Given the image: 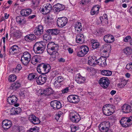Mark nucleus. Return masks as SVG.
<instances>
[{"mask_svg":"<svg viewBox=\"0 0 132 132\" xmlns=\"http://www.w3.org/2000/svg\"><path fill=\"white\" fill-rule=\"evenodd\" d=\"M58 61L60 62H65V59L61 57L58 59Z\"/></svg>","mask_w":132,"mask_h":132,"instance_id":"bf43d9fd","label":"nucleus"},{"mask_svg":"<svg viewBox=\"0 0 132 132\" xmlns=\"http://www.w3.org/2000/svg\"><path fill=\"white\" fill-rule=\"evenodd\" d=\"M51 105L53 109L56 110L62 107L60 101L56 100L52 101L51 102Z\"/></svg>","mask_w":132,"mask_h":132,"instance_id":"9b49d317","label":"nucleus"},{"mask_svg":"<svg viewBox=\"0 0 132 132\" xmlns=\"http://www.w3.org/2000/svg\"><path fill=\"white\" fill-rule=\"evenodd\" d=\"M22 56L26 58H28L30 60L31 59V55L28 52H25L23 53Z\"/></svg>","mask_w":132,"mask_h":132,"instance_id":"a19ab883","label":"nucleus"},{"mask_svg":"<svg viewBox=\"0 0 132 132\" xmlns=\"http://www.w3.org/2000/svg\"><path fill=\"white\" fill-rule=\"evenodd\" d=\"M64 9V6L63 5L58 3L55 5L53 6V10L55 12H59L63 10Z\"/></svg>","mask_w":132,"mask_h":132,"instance_id":"a211bd4d","label":"nucleus"},{"mask_svg":"<svg viewBox=\"0 0 132 132\" xmlns=\"http://www.w3.org/2000/svg\"><path fill=\"white\" fill-rule=\"evenodd\" d=\"M41 57L39 55H36L32 58L31 61V63L34 65L39 63L41 61Z\"/></svg>","mask_w":132,"mask_h":132,"instance_id":"6ab92c4d","label":"nucleus"},{"mask_svg":"<svg viewBox=\"0 0 132 132\" xmlns=\"http://www.w3.org/2000/svg\"><path fill=\"white\" fill-rule=\"evenodd\" d=\"M89 49L86 45L81 46L79 51L77 53V56L79 57H82L85 56L89 51Z\"/></svg>","mask_w":132,"mask_h":132,"instance_id":"39448f33","label":"nucleus"},{"mask_svg":"<svg viewBox=\"0 0 132 132\" xmlns=\"http://www.w3.org/2000/svg\"><path fill=\"white\" fill-rule=\"evenodd\" d=\"M47 78L46 76L43 75V76H39L37 77L36 81L37 84L42 85L45 83Z\"/></svg>","mask_w":132,"mask_h":132,"instance_id":"4468645a","label":"nucleus"},{"mask_svg":"<svg viewBox=\"0 0 132 132\" xmlns=\"http://www.w3.org/2000/svg\"><path fill=\"white\" fill-rule=\"evenodd\" d=\"M96 58L95 56H92L88 61V64L90 65H95L97 64Z\"/></svg>","mask_w":132,"mask_h":132,"instance_id":"cd10ccee","label":"nucleus"},{"mask_svg":"<svg viewBox=\"0 0 132 132\" xmlns=\"http://www.w3.org/2000/svg\"><path fill=\"white\" fill-rule=\"evenodd\" d=\"M131 39L130 36H126L123 39V41L125 42H127L129 40Z\"/></svg>","mask_w":132,"mask_h":132,"instance_id":"603ef678","label":"nucleus"},{"mask_svg":"<svg viewBox=\"0 0 132 132\" xmlns=\"http://www.w3.org/2000/svg\"><path fill=\"white\" fill-rule=\"evenodd\" d=\"M19 48L18 46L16 45H14L12 46L10 49V51L12 53H16L19 50Z\"/></svg>","mask_w":132,"mask_h":132,"instance_id":"2f4dec72","label":"nucleus"},{"mask_svg":"<svg viewBox=\"0 0 132 132\" xmlns=\"http://www.w3.org/2000/svg\"><path fill=\"white\" fill-rule=\"evenodd\" d=\"M84 37L83 34H79L76 36V41L77 43H79L80 42L84 41Z\"/></svg>","mask_w":132,"mask_h":132,"instance_id":"bb28decb","label":"nucleus"},{"mask_svg":"<svg viewBox=\"0 0 132 132\" xmlns=\"http://www.w3.org/2000/svg\"><path fill=\"white\" fill-rule=\"evenodd\" d=\"M45 31L47 33L53 36L56 35L59 32V30L56 29H46Z\"/></svg>","mask_w":132,"mask_h":132,"instance_id":"5701e85b","label":"nucleus"},{"mask_svg":"<svg viewBox=\"0 0 132 132\" xmlns=\"http://www.w3.org/2000/svg\"><path fill=\"white\" fill-rule=\"evenodd\" d=\"M43 27L41 25H39L38 27H36L34 31V33L36 35L40 36L43 34Z\"/></svg>","mask_w":132,"mask_h":132,"instance_id":"2eb2a0df","label":"nucleus"},{"mask_svg":"<svg viewBox=\"0 0 132 132\" xmlns=\"http://www.w3.org/2000/svg\"><path fill=\"white\" fill-rule=\"evenodd\" d=\"M36 39V37L34 34H30L27 35L24 37L25 40L28 42H30L35 40Z\"/></svg>","mask_w":132,"mask_h":132,"instance_id":"393cba45","label":"nucleus"},{"mask_svg":"<svg viewBox=\"0 0 132 132\" xmlns=\"http://www.w3.org/2000/svg\"><path fill=\"white\" fill-rule=\"evenodd\" d=\"M103 32V30L102 29H98L97 33L100 34H101Z\"/></svg>","mask_w":132,"mask_h":132,"instance_id":"e2e57ef3","label":"nucleus"},{"mask_svg":"<svg viewBox=\"0 0 132 132\" xmlns=\"http://www.w3.org/2000/svg\"><path fill=\"white\" fill-rule=\"evenodd\" d=\"M131 117L129 118L124 117L122 118L120 122V124L123 127H128L132 124V120L131 119Z\"/></svg>","mask_w":132,"mask_h":132,"instance_id":"20e7f679","label":"nucleus"},{"mask_svg":"<svg viewBox=\"0 0 132 132\" xmlns=\"http://www.w3.org/2000/svg\"><path fill=\"white\" fill-rule=\"evenodd\" d=\"M57 23L58 26L59 27H62L66 24V18L62 17L57 18Z\"/></svg>","mask_w":132,"mask_h":132,"instance_id":"f8f14e48","label":"nucleus"},{"mask_svg":"<svg viewBox=\"0 0 132 132\" xmlns=\"http://www.w3.org/2000/svg\"><path fill=\"white\" fill-rule=\"evenodd\" d=\"M122 112L124 113H128L131 112V107L130 105L128 104L124 105L122 108Z\"/></svg>","mask_w":132,"mask_h":132,"instance_id":"b1692460","label":"nucleus"},{"mask_svg":"<svg viewBox=\"0 0 132 132\" xmlns=\"http://www.w3.org/2000/svg\"><path fill=\"white\" fill-rule=\"evenodd\" d=\"M18 100V98L14 95L10 96L7 99V101L9 104H14V106L15 107H18L19 105V103H16Z\"/></svg>","mask_w":132,"mask_h":132,"instance_id":"6e6552de","label":"nucleus"},{"mask_svg":"<svg viewBox=\"0 0 132 132\" xmlns=\"http://www.w3.org/2000/svg\"><path fill=\"white\" fill-rule=\"evenodd\" d=\"M30 60L28 59V58H26L21 56V61L22 63L24 65H27L30 61Z\"/></svg>","mask_w":132,"mask_h":132,"instance_id":"473e14b6","label":"nucleus"},{"mask_svg":"<svg viewBox=\"0 0 132 132\" xmlns=\"http://www.w3.org/2000/svg\"><path fill=\"white\" fill-rule=\"evenodd\" d=\"M31 9L29 8L22 10L20 12V14L23 16H27L31 14Z\"/></svg>","mask_w":132,"mask_h":132,"instance_id":"4be33fe9","label":"nucleus"},{"mask_svg":"<svg viewBox=\"0 0 132 132\" xmlns=\"http://www.w3.org/2000/svg\"><path fill=\"white\" fill-rule=\"evenodd\" d=\"M68 50L69 53L70 54H71L73 52V51L72 49L71 48H69L68 49Z\"/></svg>","mask_w":132,"mask_h":132,"instance_id":"680f3d73","label":"nucleus"},{"mask_svg":"<svg viewBox=\"0 0 132 132\" xmlns=\"http://www.w3.org/2000/svg\"><path fill=\"white\" fill-rule=\"evenodd\" d=\"M96 11L92 10V9L91 10L90 13L92 15H93L95 14H98V13H97V12H96Z\"/></svg>","mask_w":132,"mask_h":132,"instance_id":"052dcab7","label":"nucleus"},{"mask_svg":"<svg viewBox=\"0 0 132 132\" xmlns=\"http://www.w3.org/2000/svg\"><path fill=\"white\" fill-rule=\"evenodd\" d=\"M70 129L71 131L72 132H75L78 129L77 127L73 125H71V126H70Z\"/></svg>","mask_w":132,"mask_h":132,"instance_id":"de8ad7c7","label":"nucleus"},{"mask_svg":"<svg viewBox=\"0 0 132 132\" xmlns=\"http://www.w3.org/2000/svg\"><path fill=\"white\" fill-rule=\"evenodd\" d=\"M27 132H38L37 130L35 127L31 128Z\"/></svg>","mask_w":132,"mask_h":132,"instance_id":"3c124183","label":"nucleus"},{"mask_svg":"<svg viewBox=\"0 0 132 132\" xmlns=\"http://www.w3.org/2000/svg\"><path fill=\"white\" fill-rule=\"evenodd\" d=\"M47 51L48 53H52V52L57 51L59 46L53 42H49L47 45Z\"/></svg>","mask_w":132,"mask_h":132,"instance_id":"423d86ee","label":"nucleus"},{"mask_svg":"<svg viewBox=\"0 0 132 132\" xmlns=\"http://www.w3.org/2000/svg\"><path fill=\"white\" fill-rule=\"evenodd\" d=\"M51 55V57L50 59V60L52 61H54L55 60L56 57V56L53 55Z\"/></svg>","mask_w":132,"mask_h":132,"instance_id":"6e6d98bb","label":"nucleus"},{"mask_svg":"<svg viewBox=\"0 0 132 132\" xmlns=\"http://www.w3.org/2000/svg\"><path fill=\"white\" fill-rule=\"evenodd\" d=\"M126 69L127 70H131V69L130 68V65H129V63L128 64L126 65Z\"/></svg>","mask_w":132,"mask_h":132,"instance_id":"69168bd1","label":"nucleus"},{"mask_svg":"<svg viewBox=\"0 0 132 132\" xmlns=\"http://www.w3.org/2000/svg\"><path fill=\"white\" fill-rule=\"evenodd\" d=\"M68 101L70 103H76L78 102L80 99L79 97L77 95H70L68 96L67 98Z\"/></svg>","mask_w":132,"mask_h":132,"instance_id":"9d476101","label":"nucleus"},{"mask_svg":"<svg viewBox=\"0 0 132 132\" xmlns=\"http://www.w3.org/2000/svg\"><path fill=\"white\" fill-rule=\"evenodd\" d=\"M115 106L110 104L105 105L103 108V114L107 116L112 114L115 110Z\"/></svg>","mask_w":132,"mask_h":132,"instance_id":"f257e3e1","label":"nucleus"},{"mask_svg":"<svg viewBox=\"0 0 132 132\" xmlns=\"http://www.w3.org/2000/svg\"><path fill=\"white\" fill-rule=\"evenodd\" d=\"M39 0H33L32 1V4L37 6L39 3Z\"/></svg>","mask_w":132,"mask_h":132,"instance_id":"8fccbe9b","label":"nucleus"},{"mask_svg":"<svg viewBox=\"0 0 132 132\" xmlns=\"http://www.w3.org/2000/svg\"><path fill=\"white\" fill-rule=\"evenodd\" d=\"M45 46L44 44L40 42H37L34 45L33 50L35 51L38 52V53H43L45 49Z\"/></svg>","mask_w":132,"mask_h":132,"instance_id":"7ed1b4c3","label":"nucleus"},{"mask_svg":"<svg viewBox=\"0 0 132 132\" xmlns=\"http://www.w3.org/2000/svg\"><path fill=\"white\" fill-rule=\"evenodd\" d=\"M61 112L60 111V113H59V114H57L55 116V119L57 120H58L59 119L61 116V115L60 113L61 114Z\"/></svg>","mask_w":132,"mask_h":132,"instance_id":"13d9d810","label":"nucleus"},{"mask_svg":"<svg viewBox=\"0 0 132 132\" xmlns=\"http://www.w3.org/2000/svg\"><path fill=\"white\" fill-rule=\"evenodd\" d=\"M106 58L105 57L102 56L97 60V64L102 67L105 66L106 65Z\"/></svg>","mask_w":132,"mask_h":132,"instance_id":"dca6fc26","label":"nucleus"},{"mask_svg":"<svg viewBox=\"0 0 132 132\" xmlns=\"http://www.w3.org/2000/svg\"><path fill=\"white\" fill-rule=\"evenodd\" d=\"M110 127L109 122H104L101 123L98 127L101 132H108Z\"/></svg>","mask_w":132,"mask_h":132,"instance_id":"0eeeda50","label":"nucleus"},{"mask_svg":"<svg viewBox=\"0 0 132 132\" xmlns=\"http://www.w3.org/2000/svg\"><path fill=\"white\" fill-rule=\"evenodd\" d=\"M92 10L96 11L97 12V13H98L99 8V7L98 6H96L93 7L92 8Z\"/></svg>","mask_w":132,"mask_h":132,"instance_id":"5fc2aeb1","label":"nucleus"},{"mask_svg":"<svg viewBox=\"0 0 132 132\" xmlns=\"http://www.w3.org/2000/svg\"><path fill=\"white\" fill-rule=\"evenodd\" d=\"M63 80V78L61 76L56 77L55 78V81H57L59 83L62 82Z\"/></svg>","mask_w":132,"mask_h":132,"instance_id":"c03bdc74","label":"nucleus"},{"mask_svg":"<svg viewBox=\"0 0 132 132\" xmlns=\"http://www.w3.org/2000/svg\"><path fill=\"white\" fill-rule=\"evenodd\" d=\"M24 18L22 16H17L16 18V21L20 24H22L24 21Z\"/></svg>","mask_w":132,"mask_h":132,"instance_id":"58836bf2","label":"nucleus"},{"mask_svg":"<svg viewBox=\"0 0 132 132\" xmlns=\"http://www.w3.org/2000/svg\"><path fill=\"white\" fill-rule=\"evenodd\" d=\"M92 45V48L94 49L98 47L100 45L99 43L96 40L93 39L91 41Z\"/></svg>","mask_w":132,"mask_h":132,"instance_id":"7c9ffc66","label":"nucleus"},{"mask_svg":"<svg viewBox=\"0 0 132 132\" xmlns=\"http://www.w3.org/2000/svg\"><path fill=\"white\" fill-rule=\"evenodd\" d=\"M127 81L125 79H122L120 83L118 84L120 87L121 88L123 87L127 84Z\"/></svg>","mask_w":132,"mask_h":132,"instance_id":"37998d69","label":"nucleus"},{"mask_svg":"<svg viewBox=\"0 0 132 132\" xmlns=\"http://www.w3.org/2000/svg\"><path fill=\"white\" fill-rule=\"evenodd\" d=\"M132 49L130 47H128L123 50V52L126 55H130L132 53Z\"/></svg>","mask_w":132,"mask_h":132,"instance_id":"c9c22d12","label":"nucleus"},{"mask_svg":"<svg viewBox=\"0 0 132 132\" xmlns=\"http://www.w3.org/2000/svg\"><path fill=\"white\" fill-rule=\"evenodd\" d=\"M45 7L46 14L49 13L52 9V5L49 4H47Z\"/></svg>","mask_w":132,"mask_h":132,"instance_id":"72a5a7b5","label":"nucleus"},{"mask_svg":"<svg viewBox=\"0 0 132 132\" xmlns=\"http://www.w3.org/2000/svg\"><path fill=\"white\" fill-rule=\"evenodd\" d=\"M14 36L17 38H19L21 37L22 34L20 32H16L14 33Z\"/></svg>","mask_w":132,"mask_h":132,"instance_id":"49530a36","label":"nucleus"},{"mask_svg":"<svg viewBox=\"0 0 132 132\" xmlns=\"http://www.w3.org/2000/svg\"><path fill=\"white\" fill-rule=\"evenodd\" d=\"M116 90H112L110 92V94L112 95H113L116 93Z\"/></svg>","mask_w":132,"mask_h":132,"instance_id":"338daca9","label":"nucleus"},{"mask_svg":"<svg viewBox=\"0 0 132 132\" xmlns=\"http://www.w3.org/2000/svg\"><path fill=\"white\" fill-rule=\"evenodd\" d=\"M16 77L14 74L10 75L9 77V80L10 82H14L16 79Z\"/></svg>","mask_w":132,"mask_h":132,"instance_id":"ea45409f","label":"nucleus"},{"mask_svg":"<svg viewBox=\"0 0 132 132\" xmlns=\"http://www.w3.org/2000/svg\"><path fill=\"white\" fill-rule=\"evenodd\" d=\"M4 125L7 127L5 128L3 126V127H2L5 130H7L8 129L10 128L11 126V125H9L6 123H4Z\"/></svg>","mask_w":132,"mask_h":132,"instance_id":"864d4df0","label":"nucleus"},{"mask_svg":"<svg viewBox=\"0 0 132 132\" xmlns=\"http://www.w3.org/2000/svg\"><path fill=\"white\" fill-rule=\"evenodd\" d=\"M75 28L77 32L80 33L82 29L81 23L79 22L76 23L75 26Z\"/></svg>","mask_w":132,"mask_h":132,"instance_id":"c85d7f7f","label":"nucleus"},{"mask_svg":"<svg viewBox=\"0 0 132 132\" xmlns=\"http://www.w3.org/2000/svg\"><path fill=\"white\" fill-rule=\"evenodd\" d=\"M50 69V66L49 65H46L44 63H42L37 66V70L39 73L44 75L49 72Z\"/></svg>","mask_w":132,"mask_h":132,"instance_id":"f03ea898","label":"nucleus"},{"mask_svg":"<svg viewBox=\"0 0 132 132\" xmlns=\"http://www.w3.org/2000/svg\"><path fill=\"white\" fill-rule=\"evenodd\" d=\"M21 111V110L19 107L16 108L14 109V111H13L12 114L13 115H16L20 113Z\"/></svg>","mask_w":132,"mask_h":132,"instance_id":"e433bc0d","label":"nucleus"},{"mask_svg":"<svg viewBox=\"0 0 132 132\" xmlns=\"http://www.w3.org/2000/svg\"><path fill=\"white\" fill-rule=\"evenodd\" d=\"M100 73L102 75L107 76H110L112 74L111 71L105 70H100Z\"/></svg>","mask_w":132,"mask_h":132,"instance_id":"c756f323","label":"nucleus"},{"mask_svg":"<svg viewBox=\"0 0 132 132\" xmlns=\"http://www.w3.org/2000/svg\"><path fill=\"white\" fill-rule=\"evenodd\" d=\"M69 118L72 121L75 123H77L81 119L80 116L78 114H73L71 113L69 116Z\"/></svg>","mask_w":132,"mask_h":132,"instance_id":"ddd939ff","label":"nucleus"},{"mask_svg":"<svg viewBox=\"0 0 132 132\" xmlns=\"http://www.w3.org/2000/svg\"><path fill=\"white\" fill-rule=\"evenodd\" d=\"M85 80V78L81 76L80 73L77 75L76 77L75 80L77 83L79 84H82L84 82Z\"/></svg>","mask_w":132,"mask_h":132,"instance_id":"aec40b11","label":"nucleus"},{"mask_svg":"<svg viewBox=\"0 0 132 132\" xmlns=\"http://www.w3.org/2000/svg\"><path fill=\"white\" fill-rule=\"evenodd\" d=\"M100 18L101 22L105 21L107 22V24L108 23L107 15L106 13L104 14L102 16H100Z\"/></svg>","mask_w":132,"mask_h":132,"instance_id":"4c0bfd02","label":"nucleus"},{"mask_svg":"<svg viewBox=\"0 0 132 132\" xmlns=\"http://www.w3.org/2000/svg\"><path fill=\"white\" fill-rule=\"evenodd\" d=\"M54 85L56 88H59L61 87L60 83L55 80L54 83Z\"/></svg>","mask_w":132,"mask_h":132,"instance_id":"a18cd8bd","label":"nucleus"},{"mask_svg":"<svg viewBox=\"0 0 132 132\" xmlns=\"http://www.w3.org/2000/svg\"><path fill=\"white\" fill-rule=\"evenodd\" d=\"M104 41L108 43H111L114 40V38L113 36L111 35H105L104 37Z\"/></svg>","mask_w":132,"mask_h":132,"instance_id":"412c9836","label":"nucleus"},{"mask_svg":"<svg viewBox=\"0 0 132 132\" xmlns=\"http://www.w3.org/2000/svg\"><path fill=\"white\" fill-rule=\"evenodd\" d=\"M51 38L52 37L50 34H45L43 35L44 39L46 41H49Z\"/></svg>","mask_w":132,"mask_h":132,"instance_id":"79ce46f5","label":"nucleus"},{"mask_svg":"<svg viewBox=\"0 0 132 132\" xmlns=\"http://www.w3.org/2000/svg\"><path fill=\"white\" fill-rule=\"evenodd\" d=\"M98 83L104 88L108 87L110 84L109 79L107 77H102L100 79Z\"/></svg>","mask_w":132,"mask_h":132,"instance_id":"1a4fd4ad","label":"nucleus"},{"mask_svg":"<svg viewBox=\"0 0 132 132\" xmlns=\"http://www.w3.org/2000/svg\"><path fill=\"white\" fill-rule=\"evenodd\" d=\"M129 12L130 13L131 15L132 16V6L130 8L129 11Z\"/></svg>","mask_w":132,"mask_h":132,"instance_id":"774afa93","label":"nucleus"},{"mask_svg":"<svg viewBox=\"0 0 132 132\" xmlns=\"http://www.w3.org/2000/svg\"><path fill=\"white\" fill-rule=\"evenodd\" d=\"M38 77L37 75L35 73H30L28 75V79L30 80H34Z\"/></svg>","mask_w":132,"mask_h":132,"instance_id":"f704fd0d","label":"nucleus"},{"mask_svg":"<svg viewBox=\"0 0 132 132\" xmlns=\"http://www.w3.org/2000/svg\"><path fill=\"white\" fill-rule=\"evenodd\" d=\"M21 86V84L19 81L13 83L10 86V88L11 89L16 90Z\"/></svg>","mask_w":132,"mask_h":132,"instance_id":"a878e982","label":"nucleus"},{"mask_svg":"<svg viewBox=\"0 0 132 132\" xmlns=\"http://www.w3.org/2000/svg\"><path fill=\"white\" fill-rule=\"evenodd\" d=\"M21 68H22V67H21V65L20 64H18L17 65L15 69H13V71H14L15 72H16V70H17L18 71H19L20 70H21Z\"/></svg>","mask_w":132,"mask_h":132,"instance_id":"09e8293b","label":"nucleus"},{"mask_svg":"<svg viewBox=\"0 0 132 132\" xmlns=\"http://www.w3.org/2000/svg\"><path fill=\"white\" fill-rule=\"evenodd\" d=\"M28 119L30 122L34 124H37L40 122V121L38 118L36 117L34 115H30Z\"/></svg>","mask_w":132,"mask_h":132,"instance_id":"f3484780","label":"nucleus"},{"mask_svg":"<svg viewBox=\"0 0 132 132\" xmlns=\"http://www.w3.org/2000/svg\"><path fill=\"white\" fill-rule=\"evenodd\" d=\"M36 16L35 15H31L29 16L28 17V19H33Z\"/></svg>","mask_w":132,"mask_h":132,"instance_id":"0e129e2a","label":"nucleus"},{"mask_svg":"<svg viewBox=\"0 0 132 132\" xmlns=\"http://www.w3.org/2000/svg\"><path fill=\"white\" fill-rule=\"evenodd\" d=\"M57 51H55L52 52V53H48L50 54H52L54 55L56 57V55H58L59 53Z\"/></svg>","mask_w":132,"mask_h":132,"instance_id":"4d7b16f0","label":"nucleus"}]
</instances>
